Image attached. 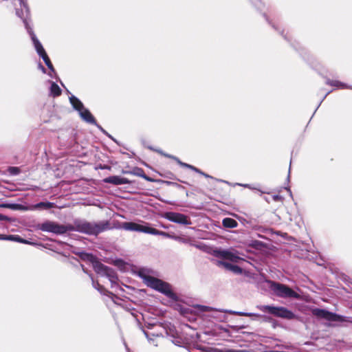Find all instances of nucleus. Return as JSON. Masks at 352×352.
Returning <instances> with one entry per match:
<instances>
[{
  "instance_id": "nucleus-14",
  "label": "nucleus",
  "mask_w": 352,
  "mask_h": 352,
  "mask_svg": "<svg viewBox=\"0 0 352 352\" xmlns=\"http://www.w3.org/2000/svg\"><path fill=\"white\" fill-rule=\"evenodd\" d=\"M104 182L107 183L115 184V185H121V184H129V180L126 178L122 177L120 176H111L104 179Z\"/></svg>"
},
{
  "instance_id": "nucleus-28",
  "label": "nucleus",
  "mask_w": 352,
  "mask_h": 352,
  "mask_svg": "<svg viewBox=\"0 0 352 352\" xmlns=\"http://www.w3.org/2000/svg\"><path fill=\"white\" fill-rule=\"evenodd\" d=\"M192 170H194L195 172L198 173L201 175L204 174V173L201 170H200L199 169H198L197 168H196L195 166L193 167Z\"/></svg>"
},
{
  "instance_id": "nucleus-33",
  "label": "nucleus",
  "mask_w": 352,
  "mask_h": 352,
  "mask_svg": "<svg viewBox=\"0 0 352 352\" xmlns=\"http://www.w3.org/2000/svg\"><path fill=\"white\" fill-rule=\"evenodd\" d=\"M243 186H245V187H247V188H251V189H256L255 188H252V187L250 186V185H249V184H244V185H243Z\"/></svg>"
},
{
  "instance_id": "nucleus-31",
  "label": "nucleus",
  "mask_w": 352,
  "mask_h": 352,
  "mask_svg": "<svg viewBox=\"0 0 352 352\" xmlns=\"http://www.w3.org/2000/svg\"><path fill=\"white\" fill-rule=\"evenodd\" d=\"M7 219H8V218L6 216L0 214V221L7 220Z\"/></svg>"
},
{
  "instance_id": "nucleus-20",
  "label": "nucleus",
  "mask_w": 352,
  "mask_h": 352,
  "mask_svg": "<svg viewBox=\"0 0 352 352\" xmlns=\"http://www.w3.org/2000/svg\"><path fill=\"white\" fill-rule=\"evenodd\" d=\"M61 94V89L58 87V85L54 82H51V87H50V94L53 96L54 97H56L60 96Z\"/></svg>"
},
{
  "instance_id": "nucleus-7",
  "label": "nucleus",
  "mask_w": 352,
  "mask_h": 352,
  "mask_svg": "<svg viewBox=\"0 0 352 352\" xmlns=\"http://www.w3.org/2000/svg\"><path fill=\"white\" fill-rule=\"evenodd\" d=\"M270 286L274 293L279 297L298 298L299 296L296 292L287 285L278 283L270 282Z\"/></svg>"
},
{
  "instance_id": "nucleus-26",
  "label": "nucleus",
  "mask_w": 352,
  "mask_h": 352,
  "mask_svg": "<svg viewBox=\"0 0 352 352\" xmlns=\"http://www.w3.org/2000/svg\"><path fill=\"white\" fill-rule=\"evenodd\" d=\"M178 164L182 166V167H184V168H189V169H191L192 170L193 168V166L190 165V164H186V163H184V162H182V161L180 160H178Z\"/></svg>"
},
{
  "instance_id": "nucleus-9",
  "label": "nucleus",
  "mask_w": 352,
  "mask_h": 352,
  "mask_svg": "<svg viewBox=\"0 0 352 352\" xmlns=\"http://www.w3.org/2000/svg\"><path fill=\"white\" fill-rule=\"evenodd\" d=\"M40 230L44 232H52L54 234H64L68 231H71L72 226L60 225L53 221H46L41 224Z\"/></svg>"
},
{
  "instance_id": "nucleus-1",
  "label": "nucleus",
  "mask_w": 352,
  "mask_h": 352,
  "mask_svg": "<svg viewBox=\"0 0 352 352\" xmlns=\"http://www.w3.org/2000/svg\"><path fill=\"white\" fill-rule=\"evenodd\" d=\"M20 8L16 7V15L20 18L24 23V25L30 34L32 43L34 44V48L37 52V54L43 58L45 65L47 66L50 72L48 74L49 76L53 77L52 74H55L54 68L46 54L42 44L36 38V35L32 32V29L29 27V24L28 22V19L30 14L29 8L27 4V0H18Z\"/></svg>"
},
{
  "instance_id": "nucleus-30",
  "label": "nucleus",
  "mask_w": 352,
  "mask_h": 352,
  "mask_svg": "<svg viewBox=\"0 0 352 352\" xmlns=\"http://www.w3.org/2000/svg\"><path fill=\"white\" fill-rule=\"evenodd\" d=\"M38 68L43 72V73H45L46 72V70L45 69V67L40 63L38 65Z\"/></svg>"
},
{
  "instance_id": "nucleus-22",
  "label": "nucleus",
  "mask_w": 352,
  "mask_h": 352,
  "mask_svg": "<svg viewBox=\"0 0 352 352\" xmlns=\"http://www.w3.org/2000/svg\"><path fill=\"white\" fill-rule=\"evenodd\" d=\"M92 285L95 289L98 290L100 293H102L103 291L104 290L103 286L100 285L98 282H95L93 279H92Z\"/></svg>"
},
{
  "instance_id": "nucleus-19",
  "label": "nucleus",
  "mask_w": 352,
  "mask_h": 352,
  "mask_svg": "<svg viewBox=\"0 0 352 352\" xmlns=\"http://www.w3.org/2000/svg\"><path fill=\"white\" fill-rule=\"evenodd\" d=\"M1 206L3 208L12 209L14 210H27L25 207L19 204H3L2 205H1Z\"/></svg>"
},
{
  "instance_id": "nucleus-2",
  "label": "nucleus",
  "mask_w": 352,
  "mask_h": 352,
  "mask_svg": "<svg viewBox=\"0 0 352 352\" xmlns=\"http://www.w3.org/2000/svg\"><path fill=\"white\" fill-rule=\"evenodd\" d=\"M149 272L150 271L148 270L141 268L138 270V276L148 287L165 294L169 298H174L175 294L172 292L170 285L151 276Z\"/></svg>"
},
{
  "instance_id": "nucleus-5",
  "label": "nucleus",
  "mask_w": 352,
  "mask_h": 352,
  "mask_svg": "<svg viewBox=\"0 0 352 352\" xmlns=\"http://www.w3.org/2000/svg\"><path fill=\"white\" fill-rule=\"evenodd\" d=\"M69 101L73 108L78 111L80 118L87 123L97 125L98 127L105 134L108 135L107 133L100 126H98L96 122L95 118L90 113V111L85 108L82 102L74 96L69 97Z\"/></svg>"
},
{
  "instance_id": "nucleus-17",
  "label": "nucleus",
  "mask_w": 352,
  "mask_h": 352,
  "mask_svg": "<svg viewBox=\"0 0 352 352\" xmlns=\"http://www.w3.org/2000/svg\"><path fill=\"white\" fill-rule=\"evenodd\" d=\"M219 265H223L226 269L229 270L235 274L242 273V269L237 265L229 263L228 262H219Z\"/></svg>"
},
{
  "instance_id": "nucleus-6",
  "label": "nucleus",
  "mask_w": 352,
  "mask_h": 352,
  "mask_svg": "<svg viewBox=\"0 0 352 352\" xmlns=\"http://www.w3.org/2000/svg\"><path fill=\"white\" fill-rule=\"evenodd\" d=\"M256 308L261 311L270 314L274 316L285 318L292 319L294 318V314L287 309L283 307H274L271 305H258Z\"/></svg>"
},
{
  "instance_id": "nucleus-36",
  "label": "nucleus",
  "mask_w": 352,
  "mask_h": 352,
  "mask_svg": "<svg viewBox=\"0 0 352 352\" xmlns=\"http://www.w3.org/2000/svg\"><path fill=\"white\" fill-rule=\"evenodd\" d=\"M330 92H331V91H328V92L325 94V96H324V98L326 96H327V95H328Z\"/></svg>"
},
{
  "instance_id": "nucleus-24",
  "label": "nucleus",
  "mask_w": 352,
  "mask_h": 352,
  "mask_svg": "<svg viewBox=\"0 0 352 352\" xmlns=\"http://www.w3.org/2000/svg\"><path fill=\"white\" fill-rule=\"evenodd\" d=\"M159 153H160L161 155L166 157H168V158H170V159H173L175 161H176L177 163H178V160H179V158H177V157L174 156V155H169V154H167V153H164L162 151H157Z\"/></svg>"
},
{
  "instance_id": "nucleus-13",
  "label": "nucleus",
  "mask_w": 352,
  "mask_h": 352,
  "mask_svg": "<svg viewBox=\"0 0 352 352\" xmlns=\"http://www.w3.org/2000/svg\"><path fill=\"white\" fill-rule=\"evenodd\" d=\"M215 256L223 259L229 260L234 263H238L243 259L237 256L234 252L230 250H217L215 252Z\"/></svg>"
},
{
  "instance_id": "nucleus-29",
  "label": "nucleus",
  "mask_w": 352,
  "mask_h": 352,
  "mask_svg": "<svg viewBox=\"0 0 352 352\" xmlns=\"http://www.w3.org/2000/svg\"><path fill=\"white\" fill-rule=\"evenodd\" d=\"M174 239L179 241H182L183 243H186V240H184V239L181 238V237H179V236H174Z\"/></svg>"
},
{
  "instance_id": "nucleus-25",
  "label": "nucleus",
  "mask_w": 352,
  "mask_h": 352,
  "mask_svg": "<svg viewBox=\"0 0 352 352\" xmlns=\"http://www.w3.org/2000/svg\"><path fill=\"white\" fill-rule=\"evenodd\" d=\"M0 240L13 241H14V235L0 234Z\"/></svg>"
},
{
  "instance_id": "nucleus-12",
  "label": "nucleus",
  "mask_w": 352,
  "mask_h": 352,
  "mask_svg": "<svg viewBox=\"0 0 352 352\" xmlns=\"http://www.w3.org/2000/svg\"><path fill=\"white\" fill-rule=\"evenodd\" d=\"M314 316L319 318H323L329 321H340L341 316L322 309H314L312 310Z\"/></svg>"
},
{
  "instance_id": "nucleus-23",
  "label": "nucleus",
  "mask_w": 352,
  "mask_h": 352,
  "mask_svg": "<svg viewBox=\"0 0 352 352\" xmlns=\"http://www.w3.org/2000/svg\"><path fill=\"white\" fill-rule=\"evenodd\" d=\"M159 153H160L161 155L166 157H168V158H170V159H173L175 161H176L177 163H178V160H179V158H177V157L174 156V155H169V154H167V153H164L162 151H157Z\"/></svg>"
},
{
  "instance_id": "nucleus-35",
  "label": "nucleus",
  "mask_w": 352,
  "mask_h": 352,
  "mask_svg": "<svg viewBox=\"0 0 352 352\" xmlns=\"http://www.w3.org/2000/svg\"><path fill=\"white\" fill-rule=\"evenodd\" d=\"M202 175H204V177H210V175H207V174H206V173H204V174H202Z\"/></svg>"
},
{
  "instance_id": "nucleus-34",
  "label": "nucleus",
  "mask_w": 352,
  "mask_h": 352,
  "mask_svg": "<svg viewBox=\"0 0 352 352\" xmlns=\"http://www.w3.org/2000/svg\"><path fill=\"white\" fill-rule=\"evenodd\" d=\"M286 189L289 192L290 196H292V191H291L290 188H287Z\"/></svg>"
},
{
  "instance_id": "nucleus-11",
  "label": "nucleus",
  "mask_w": 352,
  "mask_h": 352,
  "mask_svg": "<svg viewBox=\"0 0 352 352\" xmlns=\"http://www.w3.org/2000/svg\"><path fill=\"white\" fill-rule=\"evenodd\" d=\"M164 218L166 219L181 225L188 226L191 225L192 222L190 218L182 213L175 212H165L163 215Z\"/></svg>"
},
{
  "instance_id": "nucleus-8",
  "label": "nucleus",
  "mask_w": 352,
  "mask_h": 352,
  "mask_svg": "<svg viewBox=\"0 0 352 352\" xmlns=\"http://www.w3.org/2000/svg\"><path fill=\"white\" fill-rule=\"evenodd\" d=\"M95 271L102 276H107L111 284V287L117 286L118 276L116 273L110 267L102 264L100 262L94 263Z\"/></svg>"
},
{
  "instance_id": "nucleus-37",
  "label": "nucleus",
  "mask_w": 352,
  "mask_h": 352,
  "mask_svg": "<svg viewBox=\"0 0 352 352\" xmlns=\"http://www.w3.org/2000/svg\"><path fill=\"white\" fill-rule=\"evenodd\" d=\"M278 196H276V197H274V200H276V199H278Z\"/></svg>"
},
{
  "instance_id": "nucleus-3",
  "label": "nucleus",
  "mask_w": 352,
  "mask_h": 352,
  "mask_svg": "<svg viewBox=\"0 0 352 352\" xmlns=\"http://www.w3.org/2000/svg\"><path fill=\"white\" fill-rule=\"evenodd\" d=\"M72 230H75L87 234L97 235L100 232L111 229L108 221H102L98 223L88 222L82 220H76L74 226H72Z\"/></svg>"
},
{
  "instance_id": "nucleus-15",
  "label": "nucleus",
  "mask_w": 352,
  "mask_h": 352,
  "mask_svg": "<svg viewBox=\"0 0 352 352\" xmlns=\"http://www.w3.org/2000/svg\"><path fill=\"white\" fill-rule=\"evenodd\" d=\"M54 206V204L51 202H40L30 206V210H48L52 208Z\"/></svg>"
},
{
  "instance_id": "nucleus-10",
  "label": "nucleus",
  "mask_w": 352,
  "mask_h": 352,
  "mask_svg": "<svg viewBox=\"0 0 352 352\" xmlns=\"http://www.w3.org/2000/svg\"><path fill=\"white\" fill-rule=\"evenodd\" d=\"M212 310V307L197 305L195 306H193L192 307L181 308V313L184 316L189 318L190 320H195V314H198L206 311H210Z\"/></svg>"
},
{
  "instance_id": "nucleus-21",
  "label": "nucleus",
  "mask_w": 352,
  "mask_h": 352,
  "mask_svg": "<svg viewBox=\"0 0 352 352\" xmlns=\"http://www.w3.org/2000/svg\"><path fill=\"white\" fill-rule=\"evenodd\" d=\"M227 313H230L231 314L240 316H258V314H254V313H248V312H243V311H226Z\"/></svg>"
},
{
  "instance_id": "nucleus-16",
  "label": "nucleus",
  "mask_w": 352,
  "mask_h": 352,
  "mask_svg": "<svg viewBox=\"0 0 352 352\" xmlns=\"http://www.w3.org/2000/svg\"><path fill=\"white\" fill-rule=\"evenodd\" d=\"M326 84L330 86L336 87L338 89H352L350 86L347 85L345 83L340 82L338 80H333L330 79H327Z\"/></svg>"
},
{
  "instance_id": "nucleus-27",
  "label": "nucleus",
  "mask_w": 352,
  "mask_h": 352,
  "mask_svg": "<svg viewBox=\"0 0 352 352\" xmlns=\"http://www.w3.org/2000/svg\"><path fill=\"white\" fill-rule=\"evenodd\" d=\"M14 241L21 243L22 241V238L19 235H14Z\"/></svg>"
},
{
  "instance_id": "nucleus-32",
  "label": "nucleus",
  "mask_w": 352,
  "mask_h": 352,
  "mask_svg": "<svg viewBox=\"0 0 352 352\" xmlns=\"http://www.w3.org/2000/svg\"><path fill=\"white\" fill-rule=\"evenodd\" d=\"M21 243H25V244H30V243L28 240L23 239H22V241Z\"/></svg>"
},
{
  "instance_id": "nucleus-18",
  "label": "nucleus",
  "mask_w": 352,
  "mask_h": 352,
  "mask_svg": "<svg viewBox=\"0 0 352 352\" xmlns=\"http://www.w3.org/2000/svg\"><path fill=\"white\" fill-rule=\"evenodd\" d=\"M222 224L223 227L227 228H234L238 226V223L236 220L229 217L223 219L222 221Z\"/></svg>"
},
{
  "instance_id": "nucleus-4",
  "label": "nucleus",
  "mask_w": 352,
  "mask_h": 352,
  "mask_svg": "<svg viewBox=\"0 0 352 352\" xmlns=\"http://www.w3.org/2000/svg\"><path fill=\"white\" fill-rule=\"evenodd\" d=\"M121 228L128 231H135L153 235H161L168 237L170 236V235L166 232L150 227L147 223L140 224L135 222H124L122 223Z\"/></svg>"
}]
</instances>
